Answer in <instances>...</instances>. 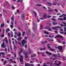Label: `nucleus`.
<instances>
[{
	"label": "nucleus",
	"mask_w": 66,
	"mask_h": 66,
	"mask_svg": "<svg viewBox=\"0 0 66 66\" xmlns=\"http://www.w3.org/2000/svg\"><path fill=\"white\" fill-rule=\"evenodd\" d=\"M11 37H13V32H12L11 33Z\"/></svg>",
	"instance_id": "53"
},
{
	"label": "nucleus",
	"mask_w": 66,
	"mask_h": 66,
	"mask_svg": "<svg viewBox=\"0 0 66 66\" xmlns=\"http://www.w3.org/2000/svg\"><path fill=\"white\" fill-rule=\"evenodd\" d=\"M4 43L3 42V43L1 44V47H2L3 48H5L6 47V46L4 45Z\"/></svg>",
	"instance_id": "8"
},
{
	"label": "nucleus",
	"mask_w": 66,
	"mask_h": 66,
	"mask_svg": "<svg viewBox=\"0 0 66 66\" xmlns=\"http://www.w3.org/2000/svg\"><path fill=\"white\" fill-rule=\"evenodd\" d=\"M47 14L45 13L44 14V15H43V17L44 18H46V17H47Z\"/></svg>",
	"instance_id": "9"
},
{
	"label": "nucleus",
	"mask_w": 66,
	"mask_h": 66,
	"mask_svg": "<svg viewBox=\"0 0 66 66\" xmlns=\"http://www.w3.org/2000/svg\"><path fill=\"white\" fill-rule=\"evenodd\" d=\"M9 61H10V64H11V63H16V62L13 60L12 59H10V60H9Z\"/></svg>",
	"instance_id": "6"
},
{
	"label": "nucleus",
	"mask_w": 66,
	"mask_h": 66,
	"mask_svg": "<svg viewBox=\"0 0 66 66\" xmlns=\"http://www.w3.org/2000/svg\"><path fill=\"white\" fill-rule=\"evenodd\" d=\"M36 5L37 6H41L42 5L41 4H36Z\"/></svg>",
	"instance_id": "26"
},
{
	"label": "nucleus",
	"mask_w": 66,
	"mask_h": 66,
	"mask_svg": "<svg viewBox=\"0 0 66 66\" xmlns=\"http://www.w3.org/2000/svg\"><path fill=\"white\" fill-rule=\"evenodd\" d=\"M62 17H65V14H62Z\"/></svg>",
	"instance_id": "52"
},
{
	"label": "nucleus",
	"mask_w": 66,
	"mask_h": 66,
	"mask_svg": "<svg viewBox=\"0 0 66 66\" xmlns=\"http://www.w3.org/2000/svg\"><path fill=\"white\" fill-rule=\"evenodd\" d=\"M55 65H57V66H59V64L57 63H55Z\"/></svg>",
	"instance_id": "43"
},
{
	"label": "nucleus",
	"mask_w": 66,
	"mask_h": 66,
	"mask_svg": "<svg viewBox=\"0 0 66 66\" xmlns=\"http://www.w3.org/2000/svg\"><path fill=\"white\" fill-rule=\"evenodd\" d=\"M21 17L22 19H24V14L22 13L21 15Z\"/></svg>",
	"instance_id": "13"
},
{
	"label": "nucleus",
	"mask_w": 66,
	"mask_h": 66,
	"mask_svg": "<svg viewBox=\"0 0 66 66\" xmlns=\"http://www.w3.org/2000/svg\"><path fill=\"white\" fill-rule=\"evenodd\" d=\"M52 20H53V21H56V20H55V19L54 18H52Z\"/></svg>",
	"instance_id": "32"
},
{
	"label": "nucleus",
	"mask_w": 66,
	"mask_h": 66,
	"mask_svg": "<svg viewBox=\"0 0 66 66\" xmlns=\"http://www.w3.org/2000/svg\"><path fill=\"white\" fill-rule=\"evenodd\" d=\"M51 50H52V51H54V49L52 48H51Z\"/></svg>",
	"instance_id": "62"
},
{
	"label": "nucleus",
	"mask_w": 66,
	"mask_h": 66,
	"mask_svg": "<svg viewBox=\"0 0 66 66\" xmlns=\"http://www.w3.org/2000/svg\"><path fill=\"white\" fill-rule=\"evenodd\" d=\"M32 37L33 38H34V37H35V35H34V33H32Z\"/></svg>",
	"instance_id": "39"
},
{
	"label": "nucleus",
	"mask_w": 66,
	"mask_h": 66,
	"mask_svg": "<svg viewBox=\"0 0 66 66\" xmlns=\"http://www.w3.org/2000/svg\"><path fill=\"white\" fill-rule=\"evenodd\" d=\"M43 28V25H40V29H42Z\"/></svg>",
	"instance_id": "47"
},
{
	"label": "nucleus",
	"mask_w": 66,
	"mask_h": 66,
	"mask_svg": "<svg viewBox=\"0 0 66 66\" xmlns=\"http://www.w3.org/2000/svg\"><path fill=\"white\" fill-rule=\"evenodd\" d=\"M19 56H20V62H23V56L22 55H21V52H20L19 53Z\"/></svg>",
	"instance_id": "2"
},
{
	"label": "nucleus",
	"mask_w": 66,
	"mask_h": 66,
	"mask_svg": "<svg viewBox=\"0 0 66 66\" xmlns=\"http://www.w3.org/2000/svg\"><path fill=\"white\" fill-rule=\"evenodd\" d=\"M11 8L12 9V10H15V7H14V6H11Z\"/></svg>",
	"instance_id": "27"
},
{
	"label": "nucleus",
	"mask_w": 66,
	"mask_h": 66,
	"mask_svg": "<svg viewBox=\"0 0 66 66\" xmlns=\"http://www.w3.org/2000/svg\"><path fill=\"white\" fill-rule=\"evenodd\" d=\"M47 17H48V18H50L51 17V16L49 15H47Z\"/></svg>",
	"instance_id": "33"
},
{
	"label": "nucleus",
	"mask_w": 66,
	"mask_h": 66,
	"mask_svg": "<svg viewBox=\"0 0 66 66\" xmlns=\"http://www.w3.org/2000/svg\"><path fill=\"white\" fill-rule=\"evenodd\" d=\"M59 65H60L61 64V62H60V61H59Z\"/></svg>",
	"instance_id": "49"
},
{
	"label": "nucleus",
	"mask_w": 66,
	"mask_h": 66,
	"mask_svg": "<svg viewBox=\"0 0 66 66\" xmlns=\"http://www.w3.org/2000/svg\"><path fill=\"white\" fill-rule=\"evenodd\" d=\"M33 14H35V17H37V16H36V15H37V14L36 13V12L35 11L33 12Z\"/></svg>",
	"instance_id": "18"
},
{
	"label": "nucleus",
	"mask_w": 66,
	"mask_h": 66,
	"mask_svg": "<svg viewBox=\"0 0 66 66\" xmlns=\"http://www.w3.org/2000/svg\"><path fill=\"white\" fill-rule=\"evenodd\" d=\"M61 35H59L58 36H57V37H61Z\"/></svg>",
	"instance_id": "38"
},
{
	"label": "nucleus",
	"mask_w": 66,
	"mask_h": 66,
	"mask_svg": "<svg viewBox=\"0 0 66 66\" xmlns=\"http://www.w3.org/2000/svg\"><path fill=\"white\" fill-rule=\"evenodd\" d=\"M53 5H56V4L55 3V2H54V3H53Z\"/></svg>",
	"instance_id": "58"
},
{
	"label": "nucleus",
	"mask_w": 66,
	"mask_h": 66,
	"mask_svg": "<svg viewBox=\"0 0 66 66\" xmlns=\"http://www.w3.org/2000/svg\"><path fill=\"white\" fill-rule=\"evenodd\" d=\"M15 26H16V25L17 24V21H15Z\"/></svg>",
	"instance_id": "46"
},
{
	"label": "nucleus",
	"mask_w": 66,
	"mask_h": 66,
	"mask_svg": "<svg viewBox=\"0 0 66 66\" xmlns=\"http://www.w3.org/2000/svg\"><path fill=\"white\" fill-rule=\"evenodd\" d=\"M21 52H22V50H23L22 49V48H20V49Z\"/></svg>",
	"instance_id": "50"
},
{
	"label": "nucleus",
	"mask_w": 66,
	"mask_h": 66,
	"mask_svg": "<svg viewBox=\"0 0 66 66\" xmlns=\"http://www.w3.org/2000/svg\"><path fill=\"white\" fill-rule=\"evenodd\" d=\"M63 44L65 45V41H62Z\"/></svg>",
	"instance_id": "30"
},
{
	"label": "nucleus",
	"mask_w": 66,
	"mask_h": 66,
	"mask_svg": "<svg viewBox=\"0 0 66 66\" xmlns=\"http://www.w3.org/2000/svg\"><path fill=\"white\" fill-rule=\"evenodd\" d=\"M46 50V49L45 48H41L40 49V50L41 51H43V50Z\"/></svg>",
	"instance_id": "14"
},
{
	"label": "nucleus",
	"mask_w": 66,
	"mask_h": 66,
	"mask_svg": "<svg viewBox=\"0 0 66 66\" xmlns=\"http://www.w3.org/2000/svg\"><path fill=\"white\" fill-rule=\"evenodd\" d=\"M7 31H10V29L9 28H7V29H6V33H7Z\"/></svg>",
	"instance_id": "24"
},
{
	"label": "nucleus",
	"mask_w": 66,
	"mask_h": 66,
	"mask_svg": "<svg viewBox=\"0 0 66 66\" xmlns=\"http://www.w3.org/2000/svg\"><path fill=\"white\" fill-rule=\"evenodd\" d=\"M52 24L53 25H56V24H57V23L55 22H52Z\"/></svg>",
	"instance_id": "20"
},
{
	"label": "nucleus",
	"mask_w": 66,
	"mask_h": 66,
	"mask_svg": "<svg viewBox=\"0 0 66 66\" xmlns=\"http://www.w3.org/2000/svg\"><path fill=\"white\" fill-rule=\"evenodd\" d=\"M58 20H60V21H63V18H59L58 19Z\"/></svg>",
	"instance_id": "22"
},
{
	"label": "nucleus",
	"mask_w": 66,
	"mask_h": 66,
	"mask_svg": "<svg viewBox=\"0 0 66 66\" xmlns=\"http://www.w3.org/2000/svg\"><path fill=\"white\" fill-rule=\"evenodd\" d=\"M4 36V35L3 34H2V35H1V37H3Z\"/></svg>",
	"instance_id": "37"
},
{
	"label": "nucleus",
	"mask_w": 66,
	"mask_h": 66,
	"mask_svg": "<svg viewBox=\"0 0 66 66\" xmlns=\"http://www.w3.org/2000/svg\"><path fill=\"white\" fill-rule=\"evenodd\" d=\"M11 24L10 25V27L11 29H13V27L14 26V23H13V22L12 21L11 22Z\"/></svg>",
	"instance_id": "7"
},
{
	"label": "nucleus",
	"mask_w": 66,
	"mask_h": 66,
	"mask_svg": "<svg viewBox=\"0 0 66 66\" xmlns=\"http://www.w3.org/2000/svg\"><path fill=\"white\" fill-rule=\"evenodd\" d=\"M53 56H54V57H56V56L55 55V54H54L53 55Z\"/></svg>",
	"instance_id": "36"
},
{
	"label": "nucleus",
	"mask_w": 66,
	"mask_h": 66,
	"mask_svg": "<svg viewBox=\"0 0 66 66\" xmlns=\"http://www.w3.org/2000/svg\"><path fill=\"white\" fill-rule=\"evenodd\" d=\"M11 19L12 20V21H13L14 20V17H12L11 18Z\"/></svg>",
	"instance_id": "29"
},
{
	"label": "nucleus",
	"mask_w": 66,
	"mask_h": 66,
	"mask_svg": "<svg viewBox=\"0 0 66 66\" xmlns=\"http://www.w3.org/2000/svg\"><path fill=\"white\" fill-rule=\"evenodd\" d=\"M46 53L48 54H49L50 55H51V54H52V53L50 52H48L47 51H46Z\"/></svg>",
	"instance_id": "19"
},
{
	"label": "nucleus",
	"mask_w": 66,
	"mask_h": 66,
	"mask_svg": "<svg viewBox=\"0 0 66 66\" xmlns=\"http://www.w3.org/2000/svg\"><path fill=\"white\" fill-rule=\"evenodd\" d=\"M20 12V11H19V10H17V13H19Z\"/></svg>",
	"instance_id": "34"
},
{
	"label": "nucleus",
	"mask_w": 66,
	"mask_h": 66,
	"mask_svg": "<svg viewBox=\"0 0 66 66\" xmlns=\"http://www.w3.org/2000/svg\"><path fill=\"white\" fill-rule=\"evenodd\" d=\"M21 43L22 44V46H23L24 45V44H26L27 43V40L24 39L21 41Z\"/></svg>",
	"instance_id": "3"
},
{
	"label": "nucleus",
	"mask_w": 66,
	"mask_h": 66,
	"mask_svg": "<svg viewBox=\"0 0 66 66\" xmlns=\"http://www.w3.org/2000/svg\"><path fill=\"white\" fill-rule=\"evenodd\" d=\"M29 52L26 51V53H24L25 57H26V58H27L29 57V56H28V55H27L28 54H31V49H29Z\"/></svg>",
	"instance_id": "1"
},
{
	"label": "nucleus",
	"mask_w": 66,
	"mask_h": 66,
	"mask_svg": "<svg viewBox=\"0 0 66 66\" xmlns=\"http://www.w3.org/2000/svg\"><path fill=\"white\" fill-rule=\"evenodd\" d=\"M60 34H64V32H61L60 33Z\"/></svg>",
	"instance_id": "57"
},
{
	"label": "nucleus",
	"mask_w": 66,
	"mask_h": 66,
	"mask_svg": "<svg viewBox=\"0 0 66 66\" xmlns=\"http://www.w3.org/2000/svg\"><path fill=\"white\" fill-rule=\"evenodd\" d=\"M22 39V38H21V37H20L19 38H18V40H19V41L20 40H21Z\"/></svg>",
	"instance_id": "21"
},
{
	"label": "nucleus",
	"mask_w": 66,
	"mask_h": 66,
	"mask_svg": "<svg viewBox=\"0 0 66 66\" xmlns=\"http://www.w3.org/2000/svg\"><path fill=\"white\" fill-rule=\"evenodd\" d=\"M36 28H37V27H33L32 28L33 31L35 33H36V30H35V29H36Z\"/></svg>",
	"instance_id": "11"
},
{
	"label": "nucleus",
	"mask_w": 66,
	"mask_h": 66,
	"mask_svg": "<svg viewBox=\"0 0 66 66\" xmlns=\"http://www.w3.org/2000/svg\"><path fill=\"white\" fill-rule=\"evenodd\" d=\"M64 32H66V27H64Z\"/></svg>",
	"instance_id": "56"
},
{
	"label": "nucleus",
	"mask_w": 66,
	"mask_h": 66,
	"mask_svg": "<svg viewBox=\"0 0 66 66\" xmlns=\"http://www.w3.org/2000/svg\"><path fill=\"white\" fill-rule=\"evenodd\" d=\"M60 38H63V37L62 36H61L60 37Z\"/></svg>",
	"instance_id": "60"
},
{
	"label": "nucleus",
	"mask_w": 66,
	"mask_h": 66,
	"mask_svg": "<svg viewBox=\"0 0 66 66\" xmlns=\"http://www.w3.org/2000/svg\"><path fill=\"white\" fill-rule=\"evenodd\" d=\"M25 48H27V44H26L24 46Z\"/></svg>",
	"instance_id": "59"
},
{
	"label": "nucleus",
	"mask_w": 66,
	"mask_h": 66,
	"mask_svg": "<svg viewBox=\"0 0 66 66\" xmlns=\"http://www.w3.org/2000/svg\"><path fill=\"white\" fill-rule=\"evenodd\" d=\"M25 31H24V32H23L22 34V36H24V34H25Z\"/></svg>",
	"instance_id": "31"
},
{
	"label": "nucleus",
	"mask_w": 66,
	"mask_h": 66,
	"mask_svg": "<svg viewBox=\"0 0 66 66\" xmlns=\"http://www.w3.org/2000/svg\"><path fill=\"white\" fill-rule=\"evenodd\" d=\"M61 14L60 13H58V14H57V15H61Z\"/></svg>",
	"instance_id": "54"
},
{
	"label": "nucleus",
	"mask_w": 66,
	"mask_h": 66,
	"mask_svg": "<svg viewBox=\"0 0 66 66\" xmlns=\"http://www.w3.org/2000/svg\"><path fill=\"white\" fill-rule=\"evenodd\" d=\"M65 58H66V57L65 56L63 57V59L64 61H65Z\"/></svg>",
	"instance_id": "51"
},
{
	"label": "nucleus",
	"mask_w": 66,
	"mask_h": 66,
	"mask_svg": "<svg viewBox=\"0 0 66 66\" xmlns=\"http://www.w3.org/2000/svg\"><path fill=\"white\" fill-rule=\"evenodd\" d=\"M21 33L19 32V33L17 35V36H19L20 37H21L20 36H21Z\"/></svg>",
	"instance_id": "23"
},
{
	"label": "nucleus",
	"mask_w": 66,
	"mask_h": 66,
	"mask_svg": "<svg viewBox=\"0 0 66 66\" xmlns=\"http://www.w3.org/2000/svg\"><path fill=\"white\" fill-rule=\"evenodd\" d=\"M8 35L9 37H10V33H9L8 34Z\"/></svg>",
	"instance_id": "44"
},
{
	"label": "nucleus",
	"mask_w": 66,
	"mask_h": 66,
	"mask_svg": "<svg viewBox=\"0 0 66 66\" xmlns=\"http://www.w3.org/2000/svg\"><path fill=\"white\" fill-rule=\"evenodd\" d=\"M4 23H2L1 24V28H2V27H4Z\"/></svg>",
	"instance_id": "17"
},
{
	"label": "nucleus",
	"mask_w": 66,
	"mask_h": 66,
	"mask_svg": "<svg viewBox=\"0 0 66 66\" xmlns=\"http://www.w3.org/2000/svg\"><path fill=\"white\" fill-rule=\"evenodd\" d=\"M33 24L34 25L33 28H36V27H37V25L35 24V22H33Z\"/></svg>",
	"instance_id": "10"
},
{
	"label": "nucleus",
	"mask_w": 66,
	"mask_h": 66,
	"mask_svg": "<svg viewBox=\"0 0 66 66\" xmlns=\"http://www.w3.org/2000/svg\"><path fill=\"white\" fill-rule=\"evenodd\" d=\"M54 32L56 34H57V33H58V31H57V30H55L54 31Z\"/></svg>",
	"instance_id": "35"
},
{
	"label": "nucleus",
	"mask_w": 66,
	"mask_h": 66,
	"mask_svg": "<svg viewBox=\"0 0 66 66\" xmlns=\"http://www.w3.org/2000/svg\"><path fill=\"white\" fill-rule=\"evenodd\" d=\"M7 50H8V51H10V49H9V47H7Z\"/></svg>",
	"instance_id": "55"
},
{
	"label": "nucleus",
	"mask_w": 66,
	"mask_h": 66,
	"mask_svg": "<svg viewBox=\"0 0 66 66\" xmlns=\"http://www.w3.org/2000/svg\"><path fill=\"white\" fill-rule=\"evenodd\" d=\"M42 44H45V42H41Z\"/></svg>",
	"instance_id": "64"
},
{
	"label": "nucleus",
	"mask_w": 66,
	"mask_h": 66,
	"mask_svg": "<svg viewBox=\"0 0 66 66\" xmlns=\"http://www.w3.org/2000/svg\"><path fill=\"white\" fill-rule=\"evenodd\" d=\"M30 65L31 66H34V65H33L32 64L30 65V64L28 63H27L25 64V66H29Z\"/></svg>",
	"instance_id": "12"
},
{
	"label": "nucleus",
	"mask_w": 66,
	"mask_h": 66,
	"mask_svg": "<svg viewBox=\"0 0 66 66\" xmlns=\"http://www.w3.org/2000/svg\"><path fill=\"white\" fill-rule=\"evenodd\" d=\"M1 54H2L3 55H4V53H3V52H1Z\"/></svg>",
	"instance_id": "40"
},
{
	"label": "nucleus",
	"mask_w": 66,
	"mask_h": 66,
	"mask_svg": "<svg viewBox=\"0 0 66 66\" xmlns=\"http://www.w3.org/2000/svg\"><path fill=\"white\" fill-rule=\"evenodd\" d=\"M55 48H58V49H59L60 50V51L61 52H63V49H62V47L61 46H59V47H55Z\"/></svg>",
	"instance_id": "4"
},
{
	"label": "nucleus",
	"mask_w": 66,
	"mask_h": 66,
	"mask_svg": "<svg viewBox=\"0 0 66 66\" xmlns=\"http://www.w3.org/2000/svg\"><path fill=\"white\" fill-rule=\"evenodd\" d=\"M64 20H66V17H64L63 18Z\"/></svg>",
	"instance_id": "48"
},
{
	"label": "nucleus",
	"mask_w": 66,
	"mask_h": 66,
	"mask_svg": "<svg viewBox=\"0 0 66 66\" xmlns=\"http://www.w3.org/2000/svg\"><path fill=\"white\" fill-rule=\"evenodd\" d=\"M48 12H54V10H53L50 9L49 10Z\"/></svg>",
	"instance_id": "25"
},
{
	"label": "nucleus",
	"mask_w": 66,
	"mask_h": 66,
	"mask_svg": "<svg viewBox=\"0 0 66 66\" xmlns=\"http://www.w3.org/2000/svg\"><path fill=\"white\" fill-rule=\"evenodd\" d=\"M42 56H46V55L45 54V53H42Z\"/></svg>",
	"instance_id": "28"
},
{
	"label": "nucleus",
	"mask_w": 66,
	"mask_h": 66,
	"mask_svg": "<svg viewBox=\"0 0 66 66\" xmlns=\"http://www.w3.org/2000/svg\"><path fill=\"white\" fill-rule=\"evenodd\" d=\"M45 29H48L49 30V31H51V28H49L48 27H46L45 28Z\"/></svg>",
	"instance_id": "16"
},
{
	"label": "nucleus",
	"mask_w": 66,
	"mask_h": 66,
	"mask_svg": "<svg viewBox=\"0 0 66 66\" xmlns=\"http://www.w3.org/2000/svg\"><path fill=\"white\" fill-rule=\"evenodd\" d=\"M44 33H45V34H47L48 35H49V34L48 32L45 31H44Z\"/></svg>",
	"instance_id": "15"
},
{
	"label": "nucleus",
	"mask_w": 66,
	"mask_h": 66,
	"mask_svg": "<svg viewBox=\"0 0 66 66\" xmlns=\"http://www.w3.org/2000/svg\"><path fill=\"white\" fill-rule=\"evenodd\" d=\"M48 48L49 49H51V47L50 46H48Z\"/></svg>",
	"instance_id": "63"
},
{
	"label": "nucleus",
	"mask_w": 66,
	"mask_h": 66,
	"mask_svg": "<svg viewBox=\"0 0 66 66\" xmlns=\"http://www.w3.org/2000/svg\"><path fill=\"white\" fill-rule=\"evenodd\" d=\"M13 46L14 49H16V46H15V45H14Z\"/></svg>",
	"instance_id": "42"
},
{
	"label": "nucleus",
	"mask_w": 66,
	"mask_h": 66,
	"mask_svg": "<svg viewBox=\"0 0 66 66\" xmlns=\"http://www.w3.org/2000/svg\"><path fill=\"white\" fill-rule=\"evenodd\" d=\"M61 28L59 26H56L55 27H53L52 28V29H53V30H58L57 29V28H59V29H60V28Z\"/></svg>",
	"instance_id": "5"
},
{
	"label": "nucleus",
	"mask_w": 66,
	"mask_h": 66,
	"mask_svg": "<svg viewBox=\"0 0 66 66\" xmlns=\"http://www.w3.org/2000/svg\"><path fill=\"white\" fill-rule=\"evenodd\" d=\"M54 10L55 11H56V12H58V11L57 9H55Z\"/></svg>",
	"instance_id": "61"
},
{
	"label": "nucleus",
	"mask_w": 66,
	"mask_h": 66,
	"mask_svg": "<svg viewBox=\"0 0 66 66\" xmlns=\"http://www.w3.org/2000/svg\"><path fill=\"white\" fill-rule=\"evenodd\" d=\"M47 4H49V5H50L52 4H51V3H50V2L47 3Z\"/></svg>",
	"instance_id": "45"
},
{
	"label": "nucleus",
	"mask_w": 66,
	"mask_h": 66,
	"mask_svg": "<svg viewBox=\"0 0 66 66\" xmlns=\"http://www.w3.org/2000/svg\"><path fill=\"white\" fill-rule=\"evenodd\" d=\"M42 8H43V9H44V10H46V7L44 6H43L42 7Z\"/></svg>",
	"instance_id": "41"
}]
</instances>
